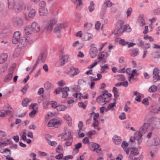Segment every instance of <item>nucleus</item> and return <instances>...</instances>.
I'll return each instance as SVG.
<instances>
[{
    "instance_id": "obj_1",
    "label": "nucleus",
    "mask_w": 160,
    "mask_h": 160,
    "mask_svg": "<svg viewBox=\"0 0 160 160\" xmlns=\"http://www.w3.org/2000/svg\"><path fill=\"white\" fill-rule=\"evenodd\" d=\"M8 5L9 9L13 10L16 12H19L25 8L23 2H16L15 0H8Z\"/></svg>"
},
{
    "instance_id": "obj_2",
    "label": "nucleus",
    "mask_w": 160,
    "mask_h": 160,
    "mask_svg": "<svg viewBox=\"0 0 160 160\" xmlns=\"http://www.w3.org/2000/svg\"><path fill=\"white\" fill-rule=\"evenodd\" d=\"M125 27L123 25V22L122 20H118L117 24V26L115 30L113 33L115 35H121L124 31Z\"/></svg>"
},
{
    "instance_id": "obj_3",
    "label": "nucleus",
    "mask_w": 160,
    "mask_h": 160,
    "mask_svg": "<svg viewBox=\"0 0 160 160\" xmlns=\"http://www.w3.org/2000/svg\"><path fill=\"white\" fill-rule=\"evenodd\" d=\"M12 21L13 26L17 28H20L23 26L24 21L21 18L14 17L12 18Z\"/></svg>"
},
{
    "instance_id": "obj_4",
    "label": "nucleus",
    "mask_w": 160,
    "mask_h": 160,
    "mask_svg": "<svg viewBox=\"0 0 160 160\" xmlns=\"http://www.w3.org/2000/svg\"><path fill=\"white\" fill-rule=\"evenodd\" d=\"M150 126L148 123H144L142 126L139 129V131L136 133V135H139V138L142 137V134L145 133L148 131V129Z\"/></svg>"
},
{
    "instance_id": "obj_5",
    "label": "nucleus",
    "mask_w": 160,
    "mask_h": 160,
    "mask_svg": "<svg viewBox=\"0 0 160 160\" xmlns=\"http://www.w3.org/2000/svg\"><path fill=\"white\" fill-rule=\"evenodd\" d=\"M58 20L56 18H52L50 20L46 25L45 29L48 32L51 31L54 25L58 22Z\"/></svg>"
},
{
    "instance_id": "obj_6",
    "label": "nucleus",
    "mask_w": 160,
    "mask_h": 160,
    "mask_svg": "<svg viewBox=\"0 0 160 160\" xmlns=\"http://www.w3.org/2000/svg\"><path fill=\"white\" fill-rule=\"evenodd\" d=\"M21 33L19 31L15 32L12 38V42L13 44H16L19 42L21 40Z\"/></svg>"
},
{
    "instance_id": "obj_7",
    "label": "nucleus",
    "mask_w": 160,
    "mask_h": 160,
    "mask_svg": "<svg viewBox=\"0 0 160 160\" xmlns=\"http://www.w3.org/2000/svg\"><path fill=\"white\" fill-rule=\"evenodd\" d=\"M89 148L92 151H95L96 150L98 153H100L101 150V148H100L99 145L96 143H90Z\"/></svg>"
},
{
    "instance_id": "obj_8",
    "label": "nucleus",
    "mask_w": 160,
    "mask_h": 160,
    "mask_svg": "<svg viewBox=\"0 0 160 160\" xmlns=\"http://www.w3.org/2000/svg\"><path fill=\"white\" fill-rule=\"evenodd\" d=\"M14 68L13 67H10L9 69L8 73L5 77L4 81L5 82H8L11 80L12 78Z\"/></svg>"
},
{
    "instance_id": "obj_9",
    "label": "nucleus",
    "mask_w": 160,
    "mask_h": 160,
    "mask_svg": "<svg viewBox=\"0 0 160 160\" xmlns=\"http://www.w3.org/2000/svg\"><path fill=\"white\" fill-rule=\"evenodd\" d=\"M67 26V24L65 23H59L55 27L53 32L55 33H59L62 28H65Z\"/></svg>"
},
{
    "instance_id": "obj_10",
    "label": "nucleus",
    "mask_w": 160,
    "mask_h": 160,
    "mask_svg": "<svg viewBox=\"0 0 160 160\" xmlns=\"http://www.w3.org/2000/svg\"><path fill=\"white\" fill-rule=\"evenodd\" d=\"M160 70L157 68H155L153 71V81L156 82L160 80V76L159 75Z\"/></svg>"
},
{
    "instance_id": "obj_11",
    "label": "nucleus",
    "mask_w": 160,
    "mask_h": 160,
    "mask_svg": "<svg viewBox=\"0 0 160 160\" xmlns=\"http://www.w3.org/2000/svg\"><path fill=\"white\" fill-rule=\"evenodd\" d=\"M69 58V55L68 54H62L60 56L59 62L61 66L64 65L65 63L67 62Z\"/></svg>"
},
{
    "instance_id": "obj_12",
    "label": "nucleus",
    "mask_w": 160,
    "mask_h": 160,
    "mask_svg": "<svg viewBox=\"0 0 160 160\" xmlns=\"http://www.w3.org/2000/svg\"><path fill=\"white\" fill-rule=\"evenodd\" d=\"M46 58L45 55L43 54L42 53L38 57L36 63H35L33 67V69L35 68L37 66L38 64L39 63V61H41L43 62H44L46 60Z\"/></svg>"
},
{
    "instance_id": "obj_13",
    "label": "nucleus",
    "mask_w": 160,
    "mask_h": 160,
    "mask_svg": "<svg viewBox=\"0 0 160 160\" xmlns=\"http://www.w3.org/2000/svg\"><path fill=\"white\" fill-rule=\"evenodd\" d=\"M36 11L34 9H32L29 13L28 15H26L25 17V19L27 20H29L31 19H33L35 15Z\"/></svg>"
},
{
    "instance_id": "obj_14",
    "label": "nucleus",
    "mask_w": 160,
    "mask_h": 160,
    "mask_svg": "<svg viewBox=\"0 0 160 160\" xmlns=\"http://www.w3.org/2000/svg\"><path fill=\"white\" fill-rule=\"evenodd\" d=\"M69 91V89L68 87H65L63 88H62V97L63 98H67L68 95V92Z\"/></svg>"
},
{
    "instance_id": "obj_15",
    "label": "nucleus",
    "mask_w": 160,
    "mask_h": 160,
    "mask_svg": "<svg viewBox=\"0 0 160 160\" xmlns=\"http://www.w3.org/2000/svg\"><path fill=\"white\" fill-rule=\"evenodd\" d=\"M34 33L39 32L40 30V27L39 25L36 22H33L31 25Z\"/></svg>"
},
{
    "instance_id": "obj_16",
    "label": "nucleus",
    "mask_w": 160,
    "mask_h": 160,
    "mask_svg": "<svg viewBox=\"0 0 160 160\" xmlns=\"http://www.w3.org/2000/svg\"><path fill=\"white\" fill-rule=\"evenodd\" d=\"M136 132L135 134V137H131L130 138V141L132 142H134L135 140H136L138 141V144H140L142 142V137H140L139 138V135H136Z\"/></svg>"
},
{
    "instance_id": "obj_17",
    "label": "nucleus",
    "mask_w": 160,
    "mask_h": 160,
    "mask_svg": "<svg viewBox=\"0 0 160 160\" xmlns=\"http://www.w3.org/2000/svg\"><path fill=\"white\" fill-rule=\"evenodd\" d=\"M128 143L126 141H124L122 143L121 146L123 150L125 151L127 154H128L129 152V148L128 147Z\"/></svg>"
},
{
    "instance_id": "obj_18",
    "label": "nucleus",
    "mask_w": 160,
    "mask_h": 160,
    "mask_svg": "<svg viewBox=\"0 0 160 160\" xmlns=\"http://www.w3.org/2000/svg\"><path fill=\"white\" fill-rule=\"evenodd\" d=\"M98 52L97 48L94 47L91 48L90 50L89 54L91 57L93 58L95 57L97 55Z\"/></svg>"
},
{
    "instance_id": "obj_19",
    "label": "nucleus",
    "mask_w": 160,
    "mask_h": 160,
    "mask_svg": "<svg viewBox=\"0 0 160 160\" xmlns=\"http://www.w3.org/2000/svg\"><path fill=\"white\" fill-rule=\"evenodd\" d=\"M39 14L41 16H45L48 14V11L46 8H39Z\"/></svg>"
},
{
    "instance_id": "obj_20",
    "label": "nucleus",
    "mask_w": 160,
    "mask_h": 160,
    "mask_svg": "<svg viewBox=\"0 0 160 160\" xmlns=\"http://www.w3.org/2000/svg\"><path fill=\"white\" fill-rule=\"evenodd\" d=\"M71 132L70 130H68L62 137V139L63 140H65L71 139L72 137L71 135Z\"/></svg>"
},
{
    "instance_id": "obj_21",
    "label": "nucleus",
    "mask_w": 160,
    "mask_h": 160,
    "mask_svg": "<svg viewBox=\"0 0 160 160\" xmlns=\"http://www.w3.org/2000/svg\"><path fill=\"white\" fill-rule=\"evenodd\" d=\"M61 122V121H55L54 120H52L49 121L48 123V125L50 127L53 126L55 127H57V125L60 123Z\"/></svg>"
},
{
    "instance_id": "obj_22",
    "label": "nucleus",
    "mask_w": 160,
    "mask_h": 160,
    "mask_svg": "<svg viewBox=\"0 0 160 160\" xmlns=\"http://www.w3.org/2000/svg\"><path fill=\"white\" fill-rule=\"evenodd\" d=\"M138 149L137 148H132V150L131 151L129 155V159H132L134 158L133 155H135L138 154Z\"/></svg>"
},
{
    "instance_id": "obj_23",
    "label": "nucleus",
    "mask_w": 160,
    "mask_h": 160,
    "mask_svg": "<svg viewBox=\"0 0 160 160\" xmlns=\"http://www.w3.org/2000/svg\"><path fill=\"white\" fill-rule=\"evenodd\" d=\"M25 32L26 34L27 35H29L35 33L31 26H28L26 27L25 29Z\"/></svg>"
},
{
    "instance_id": "obj_24",
    "label": "nucleus",
    "mask_w": 160,
    "mask_h": 160,
    "mask_svg": "<svg viewBox=\"0 0 160 160\" xmlns=\"http://www.w3.org/2000/svg\"><path fill=\"white\" fill-rule=\"evenodd\" d=\"M133 93L134 95L136 96L135 100L138 102H140L141 101V98L142 96V94L139 93L137 91L134 92Z\"/></svg>"
},
{
    "instance_id": "obj_25",
    "label": "nucleus",
    "mask_w": 160,
    "mask_h": 160,
    "mask_svg": "<svg viewBox=\"0 0 160 160\" xmlns=\"http://www.w3.org/2000/svg\"><path fill=\"white\" fill-rule=\"evenodd\" d=\"M113 142L116 144L117 145L120 144L121 142V138L117 135H115L113 136Z\"/></svg>"
},
{
    "instance_id": "obj_26",
    "label": "nucleus",
    "mask_w": 160,
    "mask_h": 160,
    "mask_svg": "<svg viewBox=\"0 0 160 160\" xmlns=\"http://www.w3.org/2000/svg\"><path fill=\"white\" fill-rule=\"evenodd\" d=\"M8 55L6 53L2 54L0 57V63L2 64L5 62L7 60Z\"/></svg>"
},
{
    "instance_id": "obj_27",
    "label": "nucleus",
    "mask_w": 160,
    "mask_h": 160,
    "mask_svg": "<svg viewBox=\"0 0 160 160\" xmlns=\"http://www.w3.org/2000/svg\"><path fill=\"white\" fill-rule=\"evenodd\" d=\"M67 108V107L63 105L59 104L58 105L57 110L58 111H64Z\"/></svg>"
},
{
    "instance_id": "obj_28",
    "label": "nucleus",
    "mask_w": 160,
    "mask_h": 160,
    "mask_svg": "<svg viewBox=\"0 0 160 160\" xmlns=\"http://www.w3.org/2000/svg\"><path fill=\"white\" fill-rule=\"evenodd\" d=\"M44 88L46 90H49L53 87L52 83L49 82H47L44 84Z\"/></svg>"
},
{
    "instance_id": "obj_29",
    "label": "nucleus",
    "mask_w": 160,
    "mask_h": 160,
    "mask_svg": "<svg viewBox=\"0 0 160 160\" xmlns=\"http://www.w3.org/2000/svg\"><path fill=\"white\" fill-rule=\"evenodd\" d=\"M158 89L157 86L153 85L151 86L148 89V92H156Z\"/></svg>"
},
{
    "instance_id": "obj_30",
    "label": "nucleus",
    "mask_w": 160,
    "mask_h": 160,
    "mask_svg": "<svg viewBox=\"0 0 160 160\" xmlns=\"http://www.w3.org/2000/svg\"><path fill=\"white\" fill-rule=\"evenodd\" d=\"M1 152L3 153H6L7 152H8V153H6L4 155V156L6 157L9 156L11 154V152L10 150L7 148H5L2 151H1Z\"/></svg>"
},
{
    "instance_id": "obj_31",
    "label": "nucleus",
    "mask_w": 160,
    "mask_h": 160,
    "mask_svg": "<svg viewBox=\"0 0 160 160\" xmlns=\"http://www.w3.org/2000/svg\"><path fill=\"white\" fill-rule=\"evenodd\" d=\"M139 21L141 26L144 25L145 24L144 18L143 16H139Z\"/></svg>"
},
{
    "instance_id": "obj_32",
    "label": "nucleus",
    "mask_w": 160,
    "mask_h": 160,
    "mask_svg": "<svg viewBox=\"0 0 160 160\" xmlns=\"http://www.w3.org/2000/svg\"><path fill=\"white\" fill-rule=\"evenodd\" d=\"M64 118L68 121V124L69 126H71L72 124L71 118L68 115H66L64 117Z\"/></svg>"
},
{
    "instance_id": "obj_33",
    "label": "nucleus",
    "mask_w": 160,
    "mask_h": 160,
    "mask_svg": "<svg viewBox=\"0 0 160 160\" xmlns=\"http://www.w3.org/2000/svg\"><path fill=\"white\" fill-rule=\"evenodd\" d=\"M111 2H110V0H106V2L103 4L104 7L107 8L108 7H111L112 5H113Z\"/></svg>"
},
{
    "instance_id": "obj_34",
    "label": "nucleus",
    "mask_w": 160,
    "mask_h": 160,
    "mask_svg": "<svg viewBox=\"0 0 160 160\" xmlns=\"http://www.w3.org/2000/svg\"><path fill=\"white\" fill-rule=\"evenodd\" d=\"M47 141L48 144L52 147L56 146L58 144L57 142L56 141H52L49 139H47Z\"/></svg>"
},
{
    "instance_id": "obj_35",
    "label": "nucleus",
    "mask_w": 160,
    "mask_h": 160,
    "mask_svg": "<svg viewBox=\"0 0 160 160\" xmlns=\"http://www.w3.org/2000/svg\"><path fill=\"white\" fill-rule=\"evenodd\" d=\"M106 8H107L102 5L101 10V18L103 19L104 18V15L106 11Z\"/></svg>"
},
{
    "instance_id": "obj_36",
    "label": "nucleus",
    "mask_w": 160,
    "mask_h": 160,
    "mask_svg": "<svg viewBox=\"0 0 160 160\" xmlns=\"http://www.w3.org/2000/svg\"><path fill=\"white\" fill-rule=\"evenodd\" d=\"M113 92L114 93V97L116 98H118L119 96V95L118 94V88L115 87H113Z\"/></svg>"
},
{
    "instance_id": "obj_37",
    "label": "nucleus",
    "mask_w": 160,
    "mask_h": 160,
    "mask_svg": "<svg viewBox=\"0 0 160 160\" xmlns=\"http://www.w3.org/2000/svg\"><path fill=\"white\" fill-rule=\"evenodd\" d=\"M94 3L92 1H91L90 2V5L88 6V9L90 12H92L94 10Z\"/></svg>"
},
{
    "instance_id": "obj_38",
    "label": "nucleus",
    "mask_w": 160,
    "mask_h": 160,
    "mask_svg": "<svg viewBox=\"0 0 160 160\" xmlns=\"http://www.w3.org/2000/svg\"><path fill=\"white\" fill-rule=\"evenodd\" d=\"M138 54V51L137 49H134L132 50V52L131 53V55L132 57H134L137 56Z\"/></svg>"
},
{
    "instance_id": "obj_39",
    "label": "nucleus",
    "mask_w": 160,
    "mask_h": 160,
    "mask_svg": "<svg viewBox=\"0 0 160 160\" xmlns=\"http://www.w3.org/2000/svg\"><path fill=\"white\" fill-rule=\"evenodd\" d=\"M29 102V100L28 98H26L22 101V104L23 107H26Z\"/></svg>"
},
{
    "instance_id": "obj_40",
    "label": "nucleus",
    "mask_w": 160,
    "mask_h": 160,
    "mask_svg": "<svg viewBox=\"0 0 160 160\" xmlns=\"http://www.w3.org/2000/svg\"><path fill=\"white\" fill-rule=\"evenodd\" d=\"M10 143V141L8 140L3 142H0V148L3 147L9 144Z\"/></svg>"
},
{
    "instance_id": "obj_41",
    "label": "nucleus",
    "mask_w": 160,
    "mask_h": 160,
    "mask_svg": "<svg viewBox=\"0 0 160 160\" xmlns=\"http://www.w3.org/2000/svg\"><path fill=\"white\" fill-rule=\"evenodd\" d=\"M74 4L77 5L78 6H80L82 4L81 0H71Z\"/></svg>"
},
{
    "instance_id": "obj_42",
    "label": "nucleus",
    "mask_w": 160,
    "mask_h": 160,
    "mask_svg": "<svg viewBox=\"0 0 160 160\" xmlns=\"http://www.w3.org/2000/svg\"><path fill=\"white\" fill-rule=\"evenodd\" d=\"M37 112V110L34 109L29 113L30 117L31 118H33L35 116Z\"/></svg>"
},
{
    "instance_id": "obj_43",
    "label": "nucleus",
    "mask_w": 160,
    "mask_h": 160,
    "mask_svg": "<svg viewBox=\"0 0 160 160\" xmlns=\"http://www.w3.org/2000/svg\"><path fill=\"white\" fill-rule=\"evenodd\" d=\"M116 102H114L113 103H110L109 104L108 107H107V109L106 110V111H108L109 110H110L111 108L115 107L116 105Z\"/></svg>"
},
{
    "instance_id": "obj_44",
    "label": "nucleus",
    "mask_w": 160,
    "mask_h": 160,
    "mask_svg": "<svg viewBox=\"0 0 160 160\" xmlns=\"http://www.w3.org/2000/svg\"><path fill=\"white\" fill-rule=\"evenodd\" d=\"M100 99L98 101V102L99 104H101L104 105L108 101L106 99H104L101 97H100Z\"/></svg>"
},
{
    "instance_id": "obj_45",
    "label": "nucleus",
    "mask_w": 160,
    "mask_h": 160,
    "mask_svg": "<svg viewBox=\"0 0 160 160\" xmlns=\"http://www.w3.org/2000/svg\"><path fill=\"white\" fill-rule=\"evenodd\" d=\"M74 70L72 73L70 75L71 77H73L74 75H77L79 72V71L78 68H75Z\"/></svg>"
},
{
    "instance_id": "obj_46",
    "label": "nucleus",
    "mask_w": 160,
    "mask_h": 160,
    "mask_svg": "<svg viewBox=\"0 0 160 160\" xmlns=\"http://www.w3.org/2000/svg\"><path fill=\"white\" fill-rule=\"evenodd\" d=\"M75 148L74 149V150H76L78 152L79 149L81 147L82 143L80 142H79L78 143L75 145Z\"/></svg>"
},
{
    "instance_id": "obj_47",
    "label": "nucleus",
    "mask_w": 160,
    "mask_h": 160,
    "mask_svg": "<svg viewBox=\"0 0 160 160\" xmlns=\"http://www.w3.org/2000/svg\"><path fill=\"white\" fill-rule=\"evenodd\" d=\"M109 69V68L108 67V65L106 64L101 67V70L102 72H104L106 69Z\"/></svg>"
},
{
    "instance_id": "obj_48",
    "label": "nucleus",
    "mask_w": 160,
    "mask_h": 160,
    "mask_svg": "<svg viewBox=\"0 0 160 160\" xmlns=\"http://www.w3.org/2000/svg\"><path fill=\"white\" fill-rule=\"evenodd\" d=\"M132 11V8H128L126 12V14L127 17H129L130 16Z\"/></svg>"
},
{
    "instance_id": "obj_49",
    "label": "nucleus",
    "mask_w": 160,
    "mask_h": 160,
    "mask_svg": "<svg viewBox=\"0 0 160 160\" xmlns=\"http://www.w3.org/2000/svg\"><path fill=\"white\" fill-rule=\"evenodd\" d=\"M105 55L103 54V52H101L99 53L98 55V59L99 60V61H98V62H99L100 61V60L102 59L104 57Z\"/></svg>"
},
{
    "instance_id": "obj_50",
    "label": "nucleus",
    "mask_w": 160,
    "mask_h": 160,
    "mask_svg": "<svg viewBox=\"0 0 160 160\" xmlns=\"http://www.w3.org/2000/svg\"><path fill=\"white\" fill-rule=\"evenodd\" d=\"M117 79L118 80L120 81H124L125 80V78L123 75L120 74L117 76Z\"/></svg>"
},
{
    "instance_id": "obj_51",
    "label": "nucleus",
    "mask_w": 160,
    "mask_h": 160,
    "mask_svg": "<svg viewBox=\"0 0 160 160\" xmlns=\"http://www.w3.org/2000/svg\"><path fill=\"white\" fill-rule=\"evenodd\" d=\"M63 150L62 147L60 145H59L56 149V152L58 153H60Z\"/></svg>"
},
{
    "instance_id": "obj_52",
    "label": "nucleus",
    "mask_w": 160,
    "mask_h": 160,
    "mask_svg": "<svg viewBox=\"0 0 160 160\" xmlns=\"http://www.w3.org/2000/svg\"><path fill=\"white\" fill-rule=\"evenodd\" d=\"M19 51L18 49L15 50L13 53V56L14 58H16L19 55Z\"/></svg>"
},
{
    "instance_id": "obj_53",
    "label": "nucleus",
    "mask_w": 160,
    "mask_h": 160,
    "mask_svg": "<svg viewBox=\"0 0 160 160\" xmlns=\"http://www.w3.org/2000/svg\"><path fill=\"white\" fill-rule=\"evenodd\" d=\"M106 93H108V91H105L103 93L101 94L100 96V97H101L102 98H103L104 99H106L108 98V97L106 94Z\"/></svg>"
},
{
    "instance_id": "obj_54",
    "label": "nucleus",
    "mask_w": 160,
    "mask_h": 160,
    "mask_svg": "<svg viewBox=\"0 0 160 160\" xmlns=\"http://www.w3.org/2000/svg\"><path fill=\"white\" fill-rule=\"evenodd\" d=\"M25 42L27 44H31L33 42V41L29 37L26 38Z\"/></svg>"
},
{
    "instance_id": "obj_55",
    "label": "nucleus",
    "mask_w": 160,
    "mask_h": 160,
    "mask_svg": "<svg viewBox=\"0 0 160 160\" xmlns=\"http://www.w3.org/2000/svg\"><path fill=\"white\" fill-rule=\"evenodd\" d=\"M92 26V24L91 23H89L88 22H86L84 24V27L85 28H90Z\"/></svg>"
},
{
    "instance_id": "obj_56",
    "label": "nucleus",
    "mask_w": 160,
    "mask_h": 160,
    "mask_svg": "<svg viewBox=\"0 0 160 160\" xmlns=\"http://www.w3.org/2000/svg\"><path fill=\"white\" fill-rule=\"evenodd\" d=\"M28 88V84H26L25 86L22 88L21 90V91L23 93V94H24L25 92L27 90Z\"/></svg>"
},
{
    "instance_id": "obj_57",
    "label": "nucleus",
    "mask_w": 160,
    "mask_h": 160,
    "mask_svg": "<svg viewBox=\"0 0 160 160\" xmlns=\"http://www.w3.org/2000/svg\"><path fill=\"white\" fill-rule=\"evenodd\" d=\"M49 104V102L47 101H44L43 103V108L46 109Z\"/></svg>"
},
{
    "instance_id": "obj_58",
    "label": "nucleus",
    "mask_w": 160,
    "mask_h": 160,
    "mask_svg": "<svg viewBox=\"0 0 160 160\" xmlns=\"http://www.w3.org/2000/svg\"><path fill=\"white\" fill-rule=\"evenodd\" d=\"M51 104L52 107L53 108H57V107L58 106V105L57 103L56 102H52L51 103Z\"/></svg>"
},
{
    "instance_id": "obj_59",
    "label": "nucleus",
    "mask_w": 160,
    "mask_h": 160,
    "mask_svg": "<svg viewBox=\"0 0 160 160\" xmlns=\"http://www.w3.org/2000/svg\"><path fill=\"white\" fill-rule=\"evenodd\" d=\"M142 103L146 105H148L149 104V102L148 99L147 98H144L142 101Z\"/></svg>"
},
{
    "instance_id": "obj_60",
    "label": "nucleus",
    "mask_w": 160,
    "mask_h": 160,
    "mask_svg": "<svg viewBox=\"0 0 160 160\" xmlns=\"http://www.w3.org/2000/svg\"><path fill=\"white\" fill-rule=\"evenodd\" d=\"M119 118L121 120H124L126 118L125 114L124 112H122L119 116Z\"/></svg>"
},
{
    "instance_id": "obj_61",
    "label": "nucleus",
    "mask_w": 160,
    "mask_h": 160,
    "mask_svg": "<svg viewBox=\"0 0 160 160\" xmlns=\"http://www.w3.org/2000/svg\"><path fill=\"white\" fill-rule=\"evenodd\" d=\"M95 28L97 30H99L101 26V23L99 21H97L95 24Z\"/></svg>"
},
{
    "instance_id": "obj_62",
    "label": "nucleus",
    "mask_w": 160,
    "mask_h": 160,
    "mask_svg": "<svg viewBox=\"0 0 160 160\" xmlns=\"http://www.w3.org/2000/svg\"><path fill=\"white\" fill-rule=\"evenodd\" d=\"M4 8V4L1 2H0V12H2Z\"/></svg>"
},
{
    "instance_id": "obj_63",
    "label": "nucleus",
    "mask_w": 160,
    "mask_h": 160,
    "mask_svg": "<svg viewBox=\"0 0 160 160\" xmlns=\"http://www.w3.org/2000/svg\"><path fill=\"white\" fill-rule=\"evenodd\" d=\"M58 84L59 86H63L66 84L65 82L63 80H61L58 82Z\"/></svg>"
},
{
    "instance_id": "obj_64",
    "label": "nucleus",
    "mask_w": 160,
    "mask_h": 160,
    "mask_svg": "<svg viewBox=\"0 0 160 160\" xmlns=\"http://www.w3.org/2000/svg\"><path fill=\"white\" fill-rule=\"evenodd\" d=\"M119 43L123 45H125L127 44L129 42L125 41L124 39H121L119 42Z\"/></svg>"
}]
</instances>
